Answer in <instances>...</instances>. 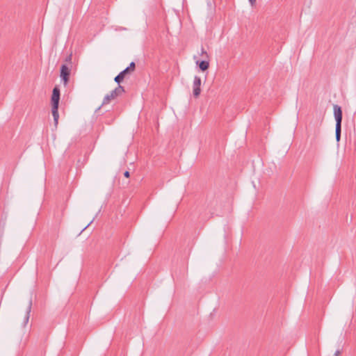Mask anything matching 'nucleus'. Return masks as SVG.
Segmentation results:
<instances>
[{
  "mask_svg": "<svg viewBox=\"0 0 356 356\" xmlns=\"http://www.w3.org/2000/svg\"><path fill=\"white\" fill-rule=\"evenodd\" d=\"M201 79L200 77L195 76L193 83V93L194 97H197L200 92Z\"/></svg>",
  "mask_w": 356,
  "mask_h": 356,
  "instance_id": "20e7f679",
  "label": "nucleus"
},
{
  "mask_svg": "<svg viewBox=\"0 0 356 356\" xmlns=\"http://www.w3.org/2000/svg\"><path fill=\"white\" fill-rule=\"evenodd\" d=\"M116 98V95L113 93L111 91L109 94H107L102 102V105L108 104L111 101L115 99Z\"/></svg>",
  "mask_w": 356,
  "mask_h": 356,
  "instance_id": "6e6552de",
  "label": "nucleus"
},
{
  "mask_svg": "<svg viewBox=\"0 0 356 356\" xmlns=\"http://www.w3.org/2000/svg\"><path fill=\"white\" fill-rule=\"evenodd\" d=\"M51 113H52V115L54 118V125L56 127H57V125L58 123V118H59L58 107H52Z\"/></svg>",
  "mask_w": 356,
  "mask_h": 356,
  "instance_id": "0eeeda50",
  "label": "nucleus"
},
{
  "mask_svg": "<svg viewBox=\"0 0 356 356\" xmlns=\"http://www.w3.org/2000/svg\"><path fill=\"white\" fill-rule=\"evenodd\" d=\"M252 6L256 3V0H248Z\"/></svg>",
  "mask_w": 356,
  "mask_h": 356,
  "instance_id": "dca6fc26",
  "label": "nucleus"
},
{
  "mask_svg": "<svg viewBox=\"0 0 356 356\" xmlns=\"http://www.w3.org/2000/svg\"><path fill=\"white\" fill-rule=\"evenodd\" d=\"M72 54H70L65 58V62L67 63V65H68L70 67H72Z\"/></svg>",
  "mask_w": 356,
  "mask_h": 356,
  "instance_id": "f8f14e48",
  "label": "nucleus"
},
{
  "mask_svg": "<svg viewBox=\"0 0 356 356\" xmlns=\"http://www.w3.org/2000/svg\"><path fill=\"white\" fill-rule=\"evenodd\" d=\"M71 69L72 67L66 64H63L60 67V76L65 85H67L69 81Z\"/></svg>",
  "mask_w": 356,
  "mask_h": 356,
  "instance_id": "f03ea898",
  "label": "nucleus"
},
{
  "mask_svg": "<svg viewBox=\"0 0 356 356\" xmlns=\"http://www.w3.org/2000/svg\"><path fill=\"white\" fill-rule=\"evenodd\" d=\"M130 74L128 72V70H124L122 72H120L114 79V81L120 84L124 79L126 77L127 75Z\"/></svg>",
  "mask_w": 356,
  "mask_h": 356,
  "instance_id": "39448f33",
  "label": "nucleus"
},
{
  "mask_svg": "<svg viewBox=\"0 0 356 356\" xmlns=\"http://www.w3.org/2000/svg\"><path fill=\"white\" fill-rule=\"evenodd\" d=\"M124 176L125 177H127V178L129 177V176H130L129 172V171H125V172H124Z\"/></svg>",
  "mask_w": 356,
  "mask_h": 356,
  "instance_id": "4468645a",
  "label": "nucleus"
},
{
  "mask_svg": "<svg viewBox=\"0 0 356 356\" xmlns=\"http://www.w3.org/2000/svg\"><path fill=\"white\" fill-rule=\"evenodd\" d=\"M124 88L123 86L118 84V86L116 87L114 90H112L113 93L116 95V97L118 96L121 95L123 92H124Z\"/></svg>",
  "mask_w": 356,
  "mask_h": 356,
  "instance_id": "1a4fd4ad",
  "label": "nucleus"
},
{
  "mask_svg": "<svg viewBox=\"0 0 356 356\" xmlns=\"http://www.w3.org/2000/svg\"><path fill=\"white\" fill-rule=\"evenodd\" d=\"M92 221H91L88 225H87V226H86L82 231L85 230L88 227H89V225L92 223Z\"/></svg>",
  "mask_w": 356,
  "mask_h": 356,
  "instance_id": "f3484780",
  "label": "nucleus"
},
{
  "mask_svg": "<svg viewBox=\"0 0 356 356\" xmlns=\"http://www.w3.org/2000/svg\"><path fill=\"white\" fill-rule=\"evenodd\" d=\"M334 109V115L336 120V126H335V136L337 142L340 140L341 138V122H342V110L341 106L339 105L334 104L333 106Z\"/></svg>",
  "mask_w": 356,
  "mask_h": 356,
  "instance_id": "f257e3e1",
  "label": "nucleus"
},
{
  "mask_svg": "<svg viewBox=\"0 0 356 356\" xmlns=\"http://www.w3.org/2000/svg\"><path fill=\"white\" fill-rule=\"evenodd\" d=\"M341 354L340 350H337L334 353V356H339Z\"/></svg>",
  "mask_w": 356,
  "mask_h": 356,
  "instance_id": "2eb2a0df",
  "label": "nucleus"
},
{
  "mask_svg": "<svg viewBox=\"0 0 356 356\" xmlns=\"http://www.w3.org/2000/svg\"><path fill=\"white\" fill-rule=\"evenodd\" d=\"M196 65H198V67L202 72H204L207 70H208V68L209 67V60H203L201 61L197 60Z\"/></svg>",
  "mask_w": 356,
  "mask_h": 356,
  "instance_id": "423d86ee",
  "label": "nucleus"
},
{
  "mask_svg": "<svg viewBox=\"0 0 356 356\" xmlns=\"http://www.w3.org/2000/svg\"><path fill=\"white\" fill-rule=\"evenodd\" d=\"M51 108L58 107L60 101V90L58 87H55L52 91L51 95Z\"/></svg>",
  "mask_w": 356,
  "mask_h": 356,
  "instance_id": "7ed1b4c3",
  "label": "nucleus"
},
{
  "mask_svg": "<svg viewBox=\"0 0 356 356\" xmlns=\"http://www.w3.org/2000/svg\"><path fill=\"white\" fill-rule=\"evenodd\" d=\"M135 68H136V64L134 62H131L129 65L125 68V70H128V72L129 74H131L134 70H135Z\"/></svg>",
  "mask_w": 356,
  "mask_h": 356,
  "instance_id": "9b49d317",
  "label": "nucleus"
},
{
  "mask_svg": "<svg viewBox=\"0 0 356 356\" xmlns=\"http://www.w3.org/2000/svg\"><path fill=\"white\" fill-rule=\"evenodd\" d=\"M31 306H32V300H30V301L29 302V305H28L27 309H26V314L25 318H24V325H26L28 323V321H29V314L31 312Z\"/></svg>",
  "mask_w": 356,
  "mask_h": 356,
  "instance_id": "9d476101",
  "label": "nucleus"
},
{
  "mask_svg": "<svg viewBox=\"0 0 356 356\" xmlns=\"http://www.w3.org/2000/svg\"><path fill=\"white\" fill-rule=\"evenodd\" d=\"M201 56L204 58H209L207 52L204 50L203 47L201 48Z\"/></svg>",
  "mask_w": 356,
  "mask_h": 356,
  "instance_id": "ddd939ff",
  "label": "nucleus"
}]
</instances>
